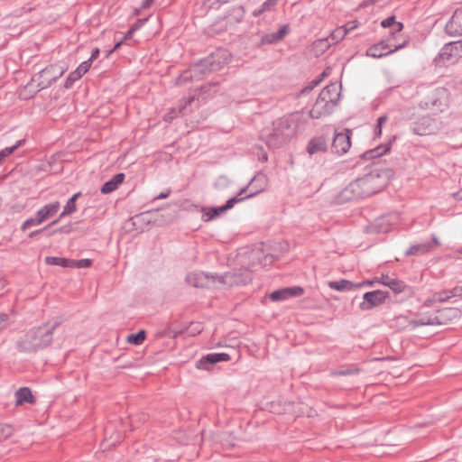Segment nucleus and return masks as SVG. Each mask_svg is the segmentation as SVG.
I'll return each instance as SVG.
<instances>
[{
	"label": "nucleus",
	"mask_w": 462,
	"mask_h": 462,
	"mask_svg": "<svg viewBox=\"0 0 462 462\" xmlns=\"http://www.w3.org/2000/svg\"><path fill=\"white\" fill-rule=\"evenodd\" d=\"M358 186L356 184L355 180L349 183L346 188H344L337 196V200L339 203H346L351 200L359 199L360 197L357 192Z\"/></svg>",
	"instance_id": "21"
},
{
	"label": "nucleus",
	"mask_w": 462,
	"mask_h": 462,
	"mask_svg": "<svg viewBox=\"0 0 462 462\" xmlns=\"http://www.w3.org/2000/svg\"><path fill=\"white\" fill-rule=\"evenodd\" d=\"M125 41H126V40H124V39H123V40H121V41L117 42L115 44V46H114L113 50L109 51L108 55H109L110 53H112L113 51H115L118 50Z\"/></svg>",
	"instance_id": "56"
},
{
	"label": "nucleus",
	"mask_w": 462,
	"mask_h": 462,
	"mask_svg": "<svg viewBox=\"0 0 462 462\" xmlns=\"http://www.w3.org/2000/svg\"><path fill=\"white\" fill-rule=\"evenodd\" d=\"M81 196H82V193H81V192H77V193H75V194L70 198V199H71V200H73L74 202H76V201H77V199H78L79 198H80Z\"/></svg>",
	"instance_id": "59"
},
{
	"label": "nucleus",
	"mask_w": 462,
	"mask_h": 462,
	"mask_svg": "<svg viewBox=\"0 0 462 462\" xmlns=\"http://www.w3.org/2000/svg\"><path fill=\"white\" fill-rule=\"evenodd\" d=\"M60 208V202L54 201L43 206L36 213L38 214V217H40V219H42V221L44 222L50 219L51 217H54L58 213Z\"/></svg>",
	"instance_id": "25"
},
{
	"label": "nucleus",
	"mask_w": 462,
	"mask_h": 462,
	"mask_svg": "<svg viewBox=\"0 0 462 462\" xmlns=\"http://www.w3.org/2000/svg\"><path fill=\"white\" fill-rule=\"evenodd\" d=\"M76 211H77L76 202L71 200L69 198V200L67 201L66 205L64 206L62 212L60 214L59 217L57 219L53 220L51 223V225L58 224L60 219H62L63 217H65L67 216L73 214Z\"/></svg>",
	"instance_id": "31"
},
{
	"label": "nucleus",
	"mask_w": 462,
	"mask_h": 462,
	"mask_svg": "<svg viewBox=\"0 0 462 462\" xmlns=\"http://www.w3.org/2000/svg\"><path fill=\"white\" fill-rule=\"evenodd\" d=\"M449 299L451 298L448 290L435 292L432 296V300L435 302H444Z\"/></svg>",
	"instance_id": "41"
},
{
	"label": "nucleus",
	"mask_w": 462,
	"mask_h": 462,
	"mask_svg": "<svg viewBox=\"0 0 462 462\" xmlns=\"http://www.w3.org/2000/svg\"><path fill=\"white\" fill-rule=\"evenodd\" d=\"M58 319L46 322L27 331L16 343L20 352L32 353L48 347L52 340L55 330L60 327Z\"/></svg>",
	"instance_id": "1"
},
{
	"label": "nucleus",
	"mask_w": 462,
	"mask_h": 462,
	"mask_svg": "<svg viewBox=\"0 0 462 462\" xmlns=\"http://www.w3.org/2000/svg\"><path fill=\"white\" fill-rule=\"evenodd\" d=\"M362 283H364V284H363V286H364V285L371 286V285H373L374 282H372V281H366V282H363Z\"/></svg>",
	"instance_id": "61"
},
{
	"label": "nucleus",
	"mask_w": 462,
	"mask_h": 462,
	"mask_svg": "<svg viewBox=\"0 0 462 462\" xmlns=\"http://www.w3.org/2000/svg\"><path fill=\"white\" fill-rule=\"evenodd\" d=\"M148 21V18H140L135 21V23L130 27L127 32L124 36V40L132 39L134 33L140 30Z\"/></svg>",
	"instance_id": "35"
},
{
	"label": "nucleus",
	"mask_w": 462,
	"mask_h": 462,
	"mask_svg": "<svg viewBox=\"0 0 462 462\" xmlns=\"http://www.w3.org/2000/svg\"><path fill=\"white\" fill-rule=\"evenodd\" d=\"M45 263L50 265H57L64 268H71V259L57 257V256H47Z\"/></svg>",
	"instance_id": "32"
},
{
	"label": "nucleus",
	"mask_w": 462,
	"mask_h": 462,
	"mask_svg": "<svg viewBox=\"0 0 462 462\" xmlns=\"http://www.w3.org/2000/svg\"><path fill=\"white\" fill-rule=\"evenodd\" d=\"M14 432V428L11 424L0 423V442L8 439Z\"/></svg>",
	"instance_id": "37"
},
{
	"label": "nucleus",
	"mask_w": 462,
	"mask_h": 462,
	"mask_svg": "<svg viewBox=\"0 0 462 462\" xmlns=\"http://www.w3.org/2000/svg\"><path fill=\"white\" fill-rule=\"evenodd\" d=\"M387 118L388 117H378L377 124L374 129V139L381 136L383 125L385 123Z\"/></svg>",
	"instance_id": "45"
},
{
	"label": "nucleus",
	"mask_w": 462,
	"mask_h": 462,
	"mask_svg": "<svg viewBox=\"0 0 462 462\" xmlns=\"http://www.w3.org/2000/svg\"><path fill=\"white\" fill-rule=\"evenodd\" d=\"M89 63L87 62H81L79 67L72 72L69 74L67 77L64 88L66 89H69L73 87V84L79 80L83 75H85L89 70Z\"/></svg>",
	"instance_id": "22"
},
{
	"label": "nucleus",
	"mask_w": 462,
	"mask_h": 462,
	"mask_svg": "<svg viewBox=\"0 0 462 462\" xmlns=\"http://www.w3.org/2000/svg\"><path fill=\"white\" fill-rule=\"evenodd\" d=\"M411 328H415L420 326H433L436 325L434 316L422 317L417 319H412L409 322Z\"/></svg>",
	"instance_id": "34"
},
{
	"label": "nucleus",
	"mask_w": 462,
	"mask_h": 462,
	"mask_svg": "<svg viewBox=\"0 0 462 462\" xmlns=\"http://www.w3.org/2000/svg\"><path fill=\"white\" fill-rule=\"evenodd\" d=\"M170 194H171V190H170V189H168V190H167V191H165V192H162V193H160V194L155 198V199H166V198H168V197L170 196Z\"/></svg>",
	"instance_id": "54"
},
{
	"label": "nucleus",
	"mask_w": 462,
	"mask_h": 462,
	"mask_svg": "<svg viewBox=\"0 0 462 462\" xmlns=\"http://www.w3.org/2000/svg\"><path fill=\"white\" fill-rule=\"evenodd\" d=\"M364 283H354L351 281L341 279L339 281H330L328 282V286L338 291H352L363 286Z\"/></svg>",
	"instance_id": "23"
},
{
	"label": "nucleus",
	"mask_w": 462,
	"mask_h": 462,
	"mask_svg": "<svg viewBox=\"0 0 462 462\" xmlns=\"http://www.w3.org/2000/svg\"><path fill=\"white\" fill-rule=\"evenodd\" d=\"M245 10L243 5H236L226 11V17L232 23H240L243 21Z\"/></svg>",
	"instance_id": "29"
},
{
	"label": "nucleus",
	"mask_w": 462,
	"mask_h": 462,
	"mask_svg": "<svg viewBox=\"0 0 462 462\" xmlns=\"http://www.w3.org/2000/svg\"><path fill=\"white\" fill-rule=\"evenodd\" d=\"M396 136H392L386 143H382L376 147L365 152L361 158L364 160H373L379 158L390 151L392 143L395 141Z\"/></svg>",
	"instance_id": "19"
},
{
	"label": "nucleus",
	"mask_w": 462,
	"mask_h": 462,
	"mask_svg": "<svg viewBox=\"0 0 462 462\" xmlns=\"http://www.w3.org/2000/svg\"><path fill=\"white\" fill-rule=\"evenodd\" d=\"M296 124L291 117H277L271 127L261 131V139L269 148L276 149L284 145L295 134Z\"/></svg>",
	"instance_id": "4"
},
{
	"label": "nucleus",
	"mask_w": 462,
	"mask_h": 462,
	"mask_svg": "<svg viewBox=\"0 0 462 462\" xmlns=\"http://www.w3.org/2000/svg\"><path fill=\"white\" fill-rule=\"evenodd\" d=\"M355 27L356 25H352L349 28H346V26H339L336 28V30L331 33V40L338 42L339 41L343 40L348 32L353 30Z\"/></svg>",
	"instance_id": "33"
},
{
	"label": "nucleus",
	"mask_w": 462,
	"mask_h": 462,
	"mask_svg": "<svg viewBox=\"0 0 462 462\" xmlns=\"http://www.w3.org/2000/svg\"><path fill=\"white\" fill-rule=\"evenodd\" d=\"M145 337V331L140 330L137 333L130 334L127 337V342L134 346H139L144 341Z\"/></svg>",
	"instance_id": "36"
},
{
	"label": "nucleus",
	"mask_w": 462,
	"mask_h": 462,
	"mask_svg": "<svg viewBox=\"0 0 462 462\" xmlns=\"http://www.w3.org/2000/svg\"><path fill=\"white\" fill-rule=\"evenodd\" d=\"M420 107H422V108L427 107V106H428V103H422V102H420Z\"/></svg>",
	"instance_id": "62"
},
{
	"label": "nucleus",
	"mask_w": 462,
	"mask_h": 462,
	"mask_svg": "<svg viewBox=\"0 0 462 462\" xmlns=\"http://www.w3.org/2000/svg\"><path fill=\"white\" fill-rule=\"evenodd\" d=\"M393 171L391 169H374L365 176L355 180L358 186V195L360 199L372 196L381 191L389 180L393 178Z\"/></svg>",
	"instance_id": "6"
},
{
	"label": "nucleus",
	"mask_w": 462,
	"mask_h": 462,
	"mask_svg": "<svg viewBox=\"0 0 462 462\" xmlns=\"http://www.w3.org/2000/svg\"><path fill=\"white\" fill-rule=\"evenodd\" d=\"M331 134V130L329 127H327L321 134L313 136L308 143L306 151L309 155L312 156L313 154L319 152H326L328 148V139Z\"/></svg>",
	"instance_id": "11"
},
{
	"label": "nucleus",
	"mask_w": 462,
	"mask_h": 462,
	"mask_svg": "<svg viewBox=\"0 0 462 462\" xmlns=\"http://www.w3.org/2000/svg\"><path fill=\"white\" fill-rule=\"evenodd\" d=\"M52 225H51V223L45 226L44 228H42V229H38V230H35V231H32L29 234V237L32 238L36 236H38L39 234H41L42 232H43L44 230H46L48 227L51 226Z\"/></svg>",
	"instance_id": "52"
},
{
	"label": "nucleus",
	"mask_w": 462,
	"mask_h": 462,
	"mask_svg": "<svg viewBox=\"0 0 462 462\" xmlns=\"http://www.w3.org/2000/svg\"><path fill=\"white\" fill-rule=\"evenodd\" d=\"M230 360V356L226 353H211L202 356L197 362V368L209 370L210 365L219 362H227Z\"/></svg>",
	"instance_id": "15"
},
{
	"label": "nucleus",
	"mask_w": 462,
	"mask_h": 462,
	"mask_svg": "<svg viewBox=\"0 0 462 462\" xmlns=\"http://www.w3.org/2000/svg\"><path fill=\"white\" fill-rule=\"evenodd\" d=\"M155 0H143L142 5H141V8L142 9H146L148 8Z\"/></svg>",
	"instance_id": "55"
},
{
	"label": "nucleus",
	"mask_w": 462,
	"mask_h": 462,
	"mask_svg": "<svg viewBox=\"0 0 462 462\" xmlns=\"http://www.w3.org/2000/svg\"><path fill=\"white\" fill-rule=\"evenodd\" d=\"M333 134L332 152L339 155L346 153L351 147V131L345 129L344 132L338 133L334 129Z\"/></svg>",
	"instance_id": "12"
},
{
	"label": "nucleus",
	"mask_w": 462,
	"mask_h": 462,
	"mask_svg": "<svg viewBox=\"0 0 462 462\" xmlns=\"http://www.w3.org/2000/svg\"><path fill=\"white\" fill-rule=\"evenodd\" d=\"M229 61V54L225 49H217L191 68L185 70L178 79V83L199 80L210 72L221 69Z\"/></svg>",
	"instance_id": "2"
},
{
	"label": "nucleus",
	"mask_w": 462,
	"mask_h": 462,
	"mask_svg": "<svg viewBox=\"0 0 462 462\" xmlns=\"http://www.w3.org/2000/svg\"><path fill=\"white\" fill-rule=\"evenodd\" d=\"M359 373L358 368H347V369H341V370H335L331 372L332 375L335 376H344V375H350L354 374Z\"/></svg>",
	"instance_id": "44"
},
{
	"label": "nucleus",
	"mask_w": 462,
	"mask_h": 462,
	"mask_svg": "<svg viewBox=\"0 0 462 462\" xmlns=\"http://www.w3.org/2000/svg\"><path fill=\"white\" fill-rule=\"evenodd\" d=\"M391 39V37H388L386 40H382L379 42L371 45L366 50L365 55L368 57L380 59L404 48L408 43L407 41H404L401 44L393 46L388 44V42H390Z\"/></svg>",
	"instance_id": "9"
},
{
	"label": "nucleus",
	"mask_w": 462,
	"mask_h": 462,
	"mask_svg": "<svg viewBox=\"0 0 462 462\" xmlns=\"http://www.w3.org/2000/svg\"><path fill=\"white\" fill-rule=\"evenodd\" d=\"M446 32L450 36L462 35V8L457 9L445 26Z\"/></svg>",
	"instance_id": "16"
},
{
	"label": "nucleus",
	"mask_w": 462,
	"mask_h": 462,
	"mask_svg": "<svg viewBox=\"0 0 462 462\" xmlns=\"http://www.w3.org/2000/svg\"><path fill=\"white\" fill-rule=\"evenodd\" d=\"M10 315L0 312V330L5 329L10 324Z\"/></svg>",
	"instance_id": "46"
},
{
	"label": "nucleus",
	"mask_w": 462,
	"mask_h": 462,
	"mask_svg": "<svg viewBox=\"0 0 462 462\" xmlns=\"http://www.w3.org/2000/svg\"><path fill=\"white\" fill-rule=\"evenodd\" d=\"M263 13H264V11H263V10H262V8H261V7H259V8L255 9V10L253 12V15H254V17H257V16H260V15H261L262 14H263Z\"/></svg>",
	"instance_id": "58"
},
{
	"label": "nucleus",
	"mask_w": 462,
	"mask_h": 462,
	"mask_svg": "<svg viewBox=\"0 0 462 462\" xmlns=\"http://www.w3.org/2000/svg\"><path fill=\"white\" fill-rule=\"evenodd\" d=\"M277 0H265L262 5L261 8L264 12L270 10L271 7L274 6L276 5Z\"/></svg>",
	"instance_id": "50"
},
{
	"label": "nucleus",
	"mask_w": 462,
	"mask_h": 462,
	"mask_svg": "<svg viewBox=\"0 0 462 462\" xmlns=\"http://www.w3.org/2000/svg\"><path fill=\"white\" fill-rule=\"evenodd\" d=\"M381 26L383 28L393 27V30L390 32L389 36L391 38H395L396 33L400 32L403 29V23L401 22H396L394 15H391L383 19L381 22Z\"/></svg>",
	"instance_id": "28"
},
{
	"label": "nucleus",
	"mask_w": 462,
	"mask_h": 462,
	"mask_svg": "<svg viewBox=\"0 0 462 462\" xmlns=\"http://www.w3.org/2000/svg\"><path fill=\"white\" fill-rule=\"evenodd\" d=\"M251 274L246 272V278L243 279L236 273H226L223 275H213L203 272H193L187 274L185 281L195 288H207L213 285L217 281L224 285L233 286L245 284L251 281Z\"/></svg>",
	"instance_id": "5"
},
{
	"label": "nucleus",
	"mask_w": 462,
	"mask_h": 462,
	"mask_svg": "<svg viewBox=\"0 0 462 462\" xmlns=\"http://www.w3.org/2000/svg\"><path fill=\"white\" fill-rule=\"evenodd\" d=\"M143 221H144V214H139V215H135L134 217H131L128 220L126 225L132 226L131 229L138 231L139 230V227L137 226L138 224H140L141 222H143Z\"/></svg>",
	"instance_id": "42"
},
{
	"label": "nucleus",
	"mask_w": 462,
	"mask_h": 462,
	"mask_svg": "<svg viewBox=\"0 0 462 462\" xmlns=\"http://www.w3.org/2000/svg\"><path fill=\"white\" fill-rule=\"evenodd\" d=\"M172 118H173L172 116L165 117V119H166V121H167V122H171V120Z\"/></svg>",
	"instance_id": "63"
},
{
	"label": "nucleus",
	"mask_w": 462,
	"mask_h": 462,
	"mask_svg": "<svg viewBox=\"0 0 462 462\" xmlns=\"http://www.w3.org/2000/svg\"><path fill=\"white\" fill-rule=\"evenodd\" d=\"M414 119L410 126L413 134L429 135L437 133L441 127V122L434 117H410Z\"/></svg>",
	"instance_id": "8"
},
{
	"label": "nucleus",
	"mask_w": 462,
	"mask_h": 462,
	"mask_svg": "<svg viewBox=\"0 0 462 462\" xmlns=\"http://www.w3.org/2000/svg\"><path fill=\"white\" fill-rule=\"evenodd\" d=\"M320 83V79H313L308 86L303 88L300 91L301 95L310 92L315 87Z\"/></svg>",
	"instance_id": "47"
},
{
	"label": "nucleus",
	"mask_w": 462,
	"mask_h": 462,
	"mask_svg": "<svg viewBox=\"0 0 462 462\" xmlns=\"http://www.w3.org/2000/svg\"><path fill=\"white\" fill-rule=\"evenodd\" d=\"M289 32L288 25H282L278 31L264 33L261 37L260 45L276 44L282 42Z\"/></svg>",
	"instance_id": "20"
},
{
	"label": "nucleus",
	"mask_w": 462,
	"mask_h": 462,
	"mask_svg": "<svg viewBox=\"0 0 462 462\" xmlns=\"http://www.w3.org/2000/svg\"><path fill=\"white\" fill-rule=\"evenodd\" d=\"M387 287H389L394 293H400L404 291L408 286L404 282L393 278V280L389 282V285Z\"/></svg>",
	"instance_id": "38"
},
{
	"label": "nucleus",
	"mask_w": 462,
	"mask_h": 462,
	"mask_svg": "<svg viewBox=\"0 0 462 462\" xmlns=\"http://www.w3.org/2000/svg\"><path fill=\"white\" fill-rule=\"evenodd\" d=\"M461 316V310L457 308H444L439 310L434 315L436 325H445L449 321L458 319Z\"/></svg>",
	"instance_id": "18"
},
{
	"label": "nucleus",
	"mask_w": 462,
	"mask_h": 462,
	"mask_svg": "<svg viewBox=\"0 0 462 462\" xmlns=\"http://www.w3.org/2000/svg\"><path fill=\"white\" fill-rule=\"evenodd\" d=\"M392 280H393V278L388 275H382V277L380 279V282L382 284H383L384 286H388L389 282H391Z\"/></svg>",
	"instance_id": "53"
},
{
	"label": "nucleus",
	"mask_w": 462,
	"mask_h": 462,
	"mask_svg": "<svg viewBox=\"0 0 462 462\" xmlns=\"http://www.w3.org/2000/svg\"><path fill=\"white\" fill-rule=\"evenodd\" d=\"M450 295V298L454 297H460L462 298V287L461 286H456L451 290H448Z\"/></svg>",
	"instance_id": "49"
},
{
	"label": "nucleus",
	"mask_w": 462,
	"mask_h": 462,
	"mask_svg": "<svg viewBox=\"0 0 462 462\" xmlns=\"http://www.w3.org/2000/svg\"><path fill=\"white\" fill-rule=\"evenodd\" d=\"M92 265V260L90 259H71V268H88Z\"/></svg>",
	"instance_id": "43"
},
{
	"label": "nucleus",
	"mask_w": 462,
	"mask_h": 462,
	"mask_svg": "<svg viewBox=\"0 0 462 462\" xmlns=\"http://www.w3.org/2000/svg\"><path fill=\"white\" fill-rule=\"evenodd\" d=\"M388 297L389 292L386 291H367L363 296V301L359 304V309L361 310H370L384 303Z\"/></svg>",
	"instance_id": "10"
},
{
	"label": "nucleus",
	"mask_w": 462,
	"mask_h": 462,
	"mask_svg": "<svg viewBox=\"0 0 462 462\" xmlns=\"http://www.w3.org/2000/svg\"><path fill=\"white\" fill-rule=\"evenodd\" d=\"M5 281L2 277H0V294L2 293L4 288L5 287Z\"/></svg>",
	"instance_id": "60"
},
{
	"label": "nucleus",
	"mask_w": 462,
	"mask_h": 462,
	"mask_svg": "<svg viewBox=\"0 0 462 462\" xmlns=\"http://www.w3.org/2000/svg\"><path fill=\"white\" fill-rule=\"evenodd\" d=\"M42 223V219H40V217H38V214L36 213L33 217L26 219L23 225H22V230L25 231L32 226H39Z\"/></svg>",
	"instance_id": "40"
},
{
	"label": "nucleus",
	"mask_w": 462,
	"mask_h": 462,
	"mask_svg": "<svg viewBox=\"0 0 462 462\" xmlns=\"http://www.w3.org/2000/svg\"><path fill=\"white\" fill-rule=\"evenodd\" d=\"M462 56V41L446 43L440 50L439 57L443 61H452Z\"/></svg>",
	"instance_id": "13"
},
{
	"label": "nucleus",
	"mask_w": 462,
	"mask_h": 462,
	"mask_svg": "<svg viewBox=\"0 0 462 462\" xmlns=\"http://www.w3.org/2000/svg\"><path fill=\"white\" fill-rule=\"evenodd\" d=\"M125 178V175L122 172L114 175L112 179L106 181L102 185V187L100 189L101 193L102 194H109V193L115 191L119 187V185H121L124 182Z\"/></svg>",
	"instance_id": "24"
},
{
	"label": "nucleus",
	"mask_w": 462,
	"mask_h": 462,
	"mask_svg": "<svg viewBox=\"0 0 462 462\" xmlns=\"http://www.w3.org/2000/svg\"><path fill=\"white\" fill-rule=\"evenodd\" d=\"M69 229L68 226H61L54 231H52V234L55 233H69Z\"/></svg>",
	"instance_id": "57"
},
{
	"label": "nucleus",
	"mask_w": 462,
	"mask_h": 462,
	"mask_svg": "<svg viewBox=\"0 0 462 462\" xmlns=\"http://www.w3.org/2000/svg\"><path fill=\"white\" fill-rule=\"evenodd\" d=\"M36 400L28 387H21L15 392V404L16 406L24 403L33 404Z\"/></svg>",
	"instance_id": "26"
},
{
	"label": "nucleus",
	"mask_w": 462,
	"mask_h": 462,
	"mask_svg": "<svg viewBox=\"0 0 462 462\" xmlns=\"http://www.w3.org/2000/svg\"><path fill=\"white\" fill-rule=\"evenodd\" d=\"M99 53H100L99 49L97 48V47L94 48L92 50V51H91L90 57L87 60H85L84 62L89 63V67L91 68L92 62L98 58Z\"/></svg>",
	"instance_id": "48"
},
{
	"label": "nucleus",
	"mask_w": 462,
	"mask_h": 462,
	"mask_svg": "<svg viewBox=\"0 0 462 462\" xmlns=\"http://www.w3.org/2000/svg\"><path fill=\"white\" fill-rule=\"evenodd\" d=\"M432 245L430 243H421L411 245L406 252V256L411 255H421L425 253H428L431 250Z\"/></svg>",
	"instance_id": "30"
},
{
	"label": "nucleus",
	"mask_w": 462,
	"mask_h": 462,
	"mask_svg": "<svg viewBox=\"0 0 462 462\" xmlns=\"http://www.w3.org/2000/svg\"><path fill=\"white\" fill-rule=\"evenodd\" d=\"M25 143L24 139L19 140L13 146L6 147L0 151V160L2 161L4 158L9 156L13 153L18 147L22 146Z\"/></svg>",
	"instance_id": "39"
},
{
	"label": "nucleus",
	"mask_w": 462,
	"mask_h": 462,
	"mask_svg": "<svg viewBox=\"0 0 462 462\" xmlns=\"http://www.w3.org/2000/svg\"><path fill=\"white\" fill-rule=\"evenodd\" d=\"M260 180L259 177L254 176L249 184L243 188L239 193L226 200V204L221 207H213L210 208H203V220L208 222L210 221L217 217H219L221 214L225 213L228 209H231L236 203L242 202L246 199L253 198L262 192L264 189L263 186H260L257 189H254V185Z\"/></svg>",
	"instance_id": "7"
},
{
	"label": "nucleus",
	"mask_w": 462,
	"mask_h": 462,
	"mask_svg": "<svg viewBox=\"0 0 462 462\" xmlns=\"http://www.w3.org/2000/svg\"><path fill=\"white\" fill-rule=\"evenodd\" d=\"M433 242H434L435 244H438V240H437V238H436V237H434V238H433Z\"/></svg>",
	"instance_id": "64"
},
{
	"label": "nucleus",
	"mask_w": 462,
	"mask_h": 462,
	"mask_svg": "<svg viewBox=\"0 0 462 462\" xmlns=\"http://www.w3.org/2000/svg\"><path fill=\"white\" fill-rule=\"evenodd\" d=\"M199 105V99L196 98L195 96H189L180 101V104L178 106V111L179 113L182 114V116H184L185 114L192 113L193 108L198 107Z\"/></svg>",
	"instance_id": "27"
},
{
	"label": "nucleus",
	"mask_w": 462,
	"mask_h": 462,
	"mask_svg": "<svg viewBox=\"0 0 462 462\" xmlns=\"http://www.w3.org/2000/svg\"><path fill=\"white\" fill-rule=\"evenodd\" d=\"M339 88L340 87L337 84L328 85L319 93L318 102H324L327 106L329 105L332 106H337L340 97Z\"/></svg>",
	"instance_id": "14"
},
{
	"label": "nucleus",
	"mask_w": 462,
	"mask_h": 462,
	"mask_svg": "<svg viewBox=\"0 0 462 462\" xmlns=\"http://www.w3.org/2000/svg\"><path fill=\"white\" fill-rule=\"evenodd\" d=\"M67 68L60 63L51 64L35 74L32 79L20 91L19 96L23 99H30L39 91L51 87L59 79Z\"/></svg>",
	"instance_id": "3"
},
{
	"label": "nucleus",
	"mask_w": 462,
	"mask_h": 462,
	"mask_svg": "<svg viewBox=\"0 0 462 462\" xmlns=\"http://www.w3.org/2000/svg\"><path fill=\"white\" fill-rule=\"evenodd\" d=\"M304 290L300 286L286 287L273 291L270 294V299L273 301H282L291 297L301 296Z\"/></svg>",
	"instance_id": "17"
},
{
	"label": "nucleus",
	"mask_w": 462,
	"mask_h": 462,
	"mask_svg": "<svg viewBox=\"0 0 462 462\" xmlns=\"http://www.w3.org/2000/svg\"><path fill=\"white\" fill-rule=\"evenodd\" d=\"M271 411L273 413H282V410L280 408L279 404L274 403L273 402H271Z\"/></svg>",
	"instance_id": "51"
}]
</instances>
